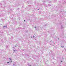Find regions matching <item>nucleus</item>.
Here are the masks:
<instances>
[{
    "label": "nucleus",
    "instance_id": "nucleus-7",
    "mask_svg": "<svg viewBox=\"0 0 66 66\" xmlns=\"http://www.w3.org/2000/svg\"><path fill=\"white\" fill-rule=\"evenodd\" d=\"M11 62H12V61H11Z\"/></svg>",
    "mask_w": 66,
    "mask_h": 66
},
{
    "label": "nucleus",
    "instance_id": "nucleus-6",
    "mask_svg": "<svg viewBox=\"0 0 66 66\" xmlns=\"http://www.w3.org/2000/svg\"><path fill=\"white\" fill-rule=\"evenodd\" d=\"M35 28H36V27H35Z\"/></svg>",
    "mask_w": 66,
    "mask_h": 66
},
{
    "label": "nucleus",
    "instance_id": "nucleus-8",
    "mask_svg": "<svg viewBox=\"0 0 66 66\" xmlns=\"http://www.w3.org/2000/svg\"><path fill=\"white\" fill-rule=\"evenodd\" d=\"M62 62V61H61Z\"/></svg>",
    "mask_w": 66,
    "mask_h": 66
},
{
    "label": "nucleus",
    "instance_id": "nucleus-9",
    "mask_svg": "<svg viewBox=\"0 0 66 66\" xmlns=\"http://www.w3.org/2000/svg\"><path fill=\"white\" fill-rule=\"evenodd\" d=\"M13 65H14V64Z\"/></svg>",
    "mask_w": 66,
    "mask_h": 66
},
{
    "label": "nucleus",
    "instance_id": "nucleus-1",
    "mask_svg": "<svg viewBox=\"0 0 66 66\" xmlns=\"http://www.w3.org/2000/svg\"><path fill=\"white\" fill-rule=\"evenodd\" d=\"M5 26H4V28H5Z\"/></svg>",
    "mask_w": 66,
    "mask_h": 66
},
{
    "label": "nucleus",
    "instance_id": "nucleus-3",
    "mask_svg": "<svg viewBox=\"0 0 66 66\" xmlns=\"http://www.w3.org/2000/svg\"><path fill=\"white\" fill-rule=\"evenodd\" d=\"M9 59H10V60H11V59L10 58H9Z\"/></svg>",
    "mask_w": 66,
    "mask_h": 66
},
{
    "label": "nucleus",
    "instance_id": "nucleus-2",
    "mask_svg": "<svg viewBox=\"0 0 66 66\" xmlns=\"http://www.w3.org/2000/svg\"><path fill=\"white\" fill-rule=\"evenodd\" d=\"M7 63H9V62H7Z\"/></svg>",
    "mask_w": 66,
    "mask_h": 66
},
{
    "label": "nucleus",
    "instance_id": "nucleus-4",
    "mask_svg": "<svg viewBox=\"0 0 66 66\" xmlns=\"http://www.w3.org/2000/svg\"><path fill=\"white\" fill-rule=\"evenodd\" d=\"M38 10H39V9H38Z\"/></svg>",
    "mask_w": 66,
    "mask_h": 66
},
{
    "label": "nucleus",
    "instance_id": "nucleus-5",
    "mask_svg": "<svg viewBox=\"0 0 66 66\" xmlns=\"http://www.w3.org/2000/svg\"><path fill=\"white\" fill-rule=\"evenodd\" d=\"M24 21H25V20H24Z\"/></svg>",
    "mask_w": 66,
    "mask_h": 66
}]
</instances>
